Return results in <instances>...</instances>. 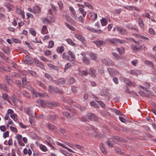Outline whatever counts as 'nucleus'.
Instances as JSON below:
<instances>
[{"instance_id": "obj_18", "label": "nucleus", "mask_w": 156, "mask_h": 156, "mask_svg": "<svg viewBox=\"0 0 156 156\" xmlns=\"http://www.w3.org/2000/svg\"><path fill=\"white\" fill-rule=\"evenodd\" d=\"M106 143H107V144L109 147H113V144H115V141H113V138H110L108 140Z\"/></svg>"}, {"instance_id": "obj_57", "label": "nucleus", "mask_w": 156, "mask_h": 156, "mask_svg": "<svg viewBox=\"0 0 156 156\" xmlns=\"http://www.w3.org/2000/svg\"><path fill=\"white\" fill-rule=\"evenodd\" d=\"M149 33L151 35H153L155 33L154 30L152 28H149L148 30Z\"/></svg>"}, {"instance_id": "obj_10", "label": "nucleus", "mask_w": 156, "mask_h": 156, "mask_svg": "<svg viewBox=\"0 0 156 156\" xmlns=\"http://www.w3.org/2000/svg\"><path fill=\"white\" fill-rule=\"evenodd\" d=\"M45 104L50 108H52L53 106H57L58 105V104L55 102H47L45 103Z\"/></svg>"}, {"instance_id": "obj_39", "label": "nucleus", "mask_w": 156, "mask_h": 156, "mask_svg": "<svg viewBox=\"0 0 156 156\" xmlns=\"http://www.w3.org/2000/svg\"><path fill=\"white\" fill-rule=\"evenodd\" d=\"M69 10L71 11V13L73 14L74 16H76V14L75 12V11L73 7L70 6L69 7Z\"/></svg>"}, {"instance_id": "obj_48", "label": "nucleus", "mask_w": 156, "mask_h": 156, "mask_svg": "<svg viewBox=\"0 0 156 156\" xmlns=\"http://www.w3.org/2000/svg\"><path fill=\"white\" fill-rule=\"evenodd\" d=\"M126 27L127 28H129V29L132 30H135L136 31V32H138L139 30L137 28L133 27H132L131 26H129V25H126Z\"/></svg>"}, {"instance_id": "obj_2", "label": "nucleus", "mask_w": 156, "mask_h": 156, "mask_svg": "<svg viewBox=\"0 0 156 156\" xmlns=\"http://www.w3.org/2000/svg\"><path fill=\"white\" fill-rule=\"evenodd\" d=\"M46 141L47 143V145L53 149H55L54 147L52 145L54 144V142L53 140L48 136H46Z\"/></svg>"}, {"instance_id": "obj_35", "label": "nucleus", "mask_w": 156, "mask_h": 156, "mask_svg": "<svg viewBox=\"0 0 156 156\" xmlns=\"http://www.w3.org/2000/svg\"><path fill=\"white\" fill-rule=\"evenodd\" d=\"M79 74L81 76L83 75L87 76L88 74V72L87 71L85 70H80L79 71Z\"/></svg>"}, {"instance_id": "obj_37", "label": "nucleus", "mask_w": 156, "mask_h": 156, "mask_svg": "<svg viewBox=\"0 0 156 156\" xmlns=\"http://www.w3.org/2000/svg\"><path fill=\"white\" fill-rule=\"evenodd\" d=\"M29 32L33 36H36V33L34 28H30L29 29Z\"/></svg>"}, {"instance_id": "obj_53", "label": "nucleus", "mask_w": 156, "mask_h": 156, "mask_svg": "<svg viewBox=\"0 0 156 156\" xmlns=\"http://www.w3.org/2000/svg\"><path fill=\"white\" fill-rule=\"evenodd\" d=\"M17 115L16 114H13L12 115H10V117L11 118L14 120L15 121H16L17 120L16 119Z\"/></svg>"}, {"instance_id": "obj_29", "label": "nucleus", "mask_w": 156, "mask_h": 156, "mask_svg": "<svg viewBox=\"0 0 156 156\" xmlns=\"http://www.w3.org/2000/svg\"><path fill=\"white\" fill-rule=\"evenodd\" d=\"M89 55L91 58L93 60H95L97 59V56L93 53H90Z\"/></svg>"}, {"instance_id": "obj_51", "label": "nucleus", "mask_w": 156, "mask_h": 156, "mask_svg": "<svg viewBox=\"0 0 156 156\" xmlns=\"http://www.w3.org/2000/svg\"><path fill=\"white\" fill-rule=\"evenodd\" d=\"M113 55L114 56L115 58L114 59L115 60H118L120 58V56L116 53H113Z\"/></svg>"}, {"instance_id": "obj_4", "label": "nucleus", "mask_w": 156, "mask_h": 156, "mask_svg": "<svg viewBox=\"0 0 156 156\" xmlns=\"http://www.w3.org/2000/svg\"><path fill=\"white\" fill-rule=\"evenodd\" d=\"M88 117L89 119L91 121H96L98 120V117L92 113L88 114Z\"/></svg>"}, {"instance_id": "obj_47", "label": "nucleus", "mask_w": 156, "mask_h": 156, "mask_svg": "<svg viewBox=\"0 0 156 156\" xmlns=\"http://www.w3.org/2000/svg\"><path fill=\"white\" fill-rule=\"evenodd\" d=\"M84 5H85L87 7H88L90 9H93V7L92 6L89 2H84Z\"/></svg>"}, {"instance_id": "obj_14", "label": "nucleus", "mask_w": 156, "mask_h": 156, "mask_svg": "<svg viewBox=\"0 0 156 156\" xmlns=\"http://www.w3.org/2000/svg\"><path fill=\"white\" fill-rule=\"evenodd\" d=\"M5 77L8 84L10 86H12L13 83L12 80L10 78L9 76L7 75H5Z\"/></svg>"}, {"instance_id": "obj_59", "label": "nucleus", "mask_w": 156, "mask_h": 156, "mask_svg": "<svg viewBox=\"0 0 156 156\" xmlns=\"http://www.w3.org/2000/svg\"><path fill=\"white\" fill-rule=\"evenodd\" d=\"M9 136V132L8 131H6L3 133V137L5 139L6 137H8Z\"/></svg>"}, {"instance_id": "obj_38", "label": "nucleus", "mask_w": 156, "mask_h": 156, "mask_svg": "<svg viewBox=\"0 0 156 156\" xmlns=\"http://www.w3.org/2000/svg\"><path fill=\"white\" fill-rule=\"evenodd\" d=\"M40 149L43 151L45 152L47 151V148L46 147L42 144L40 145Z\"/></svg>"}, {"instance_id": "obj_28", "label": "nucleus", "mask_w": 156, "mask_h": 156, "mask_svg": "<svg viewBox=\"0 0 156 156\" xmlns=\"http://www.w3.org/2000/svg\"><path fill=\"white\" fill-rule=\"evenodd\" d=\"M116 50L120 54H123L125 52V49L123 47L117 48Z\"/></svg>"}, {"instance_id": "obj_15", "label": "nucleus", "mask_w": 156, "mask_h": 156, "mask_svg": "<svg viewBox=\"0 0 156 156\" xmlns=\"http://www.w3.org/2000/svg\"><path fill=\"white\" fill-rule=\"evenodd\" d=\"M89 73L93 77L96 76V70L92 68H90L89 70Z\"/></svg>"}, {"instance_id": "obj_41", "label": "nucleus", "mask_w": 156, "mask_h": 156, "mask_svg": "<svg viewBox=\"0 0 156 156\" xmlns=\"http://www.w3.org/2000/svg\"><path fill=\"white\" fill-rule=\"evenodd\" d=\"M44 76L50 80H53L52 76L48 73H45Z\"/></svg>"}, {"instance_id": "obj_50", "label": "nucleus", "mask_w": 156, "mask_h": 156, "mask_svg": "<svg viewBox=\"0 0 156 156\" xmlns=\"http://www.w3.org/2000/svg\"><path fill=\"white\" fill-rule=\"evenodd\" d=\"M81 120L83 121H88L89 120V118L88 117V114L86 115L83 117L81 119Z\"/></svg>"}, {"instance_id": "obj_8", "label": "nucleus", "mask_w": 156, "mask_h": 156, "mask_svg": "<svg viewBox=\"0 0 156 156\" xmlns=\"http://www.w3.org/2000/svg\"><path fill=\"white\" fill-rule=\"evenodd\" d=\"M94 43L98 47H100L101 45L105 44L106 42L105 41L100 40L97 39L96 41H94Z\"/></svg>"}, {"instance_id": "obj_54", "label": "nucleus", "mask_w": 156, "mask_h": 156, "mask_svg": "<svg viewBox=\"0 0 156 156\" xmlns=\"http://www.w3.org/2000/svg\"><path fill=\"white\" fill-rule=\"evenodd\" d=\"M123 81L126 84L128 85H130L131 83V82L130 80L129 79L126 78H124L123 80Z\"/></svg>"}, {"instance_id": "obj_62", "label": "nucleus", "mask_w": 156, "mask_h": 156, "mask_svg": "<svg viewBox=\"0 0 156 156\" xmlns=\"http://www.w3.org/2000/svg\"><path fill=\"white\" fill-rule=\"evenodd\" d=\"M63 114L65 115V116H66L67 117V118H69L70 116V114L69 113L67 112H62Z\"/></svg>"}, {"instance_id": "obj_46", "label": "nucleus", "mask_w": 156, "mask_h": 156, "mask_svg": "<svg viewBox=\"0 0 156 156\" xmlns=\"http://www.w3.org/2000/svg\"><path fill=\"white\" fill-rule=\"evenodd\" d=\"M67 54L70 55L72 58V59H75V56L74 54H73V52L70 51H68L67 52Z\"/></svg>"}, {"instance_id": "obj_64", "label": "nucleus", "mask_w": 156, "mask_h": 156, "mask_svg": "<svg viewBox=\"0 0 156 156\" xmlns=\"http://www.w3.org/2000/svg\"><path fill=\"white\" fill-rule=\"evenodd\" d=\"M23 94L24 96L27 98H29L30 96V94L25 91H23Z\"/></svg>"}, {"instance_id": "obj_24", "label": "nucleus", "mask_w": 156, "mask_h": 156, "mask_svg": "<svg viewBox=\"0 0 156 156\" xmlns=\"http://www.w3.org/2000/svg\"><path fill=\"white\" fill-rule=\"evenodd\" d=\"M65 80L64 79L61 78L58 79L55 81L56 83L58 84H62L64 83L65 82Z\"/></svg>"}, {"instance_id": "obj_3", "label": "nucleus", "mask_w": 156, "mask_h": 156, "mask_svg": "<svg viewBox=\"0 0 156 156\" xmlns=\"http://www.w3.org/2000/svg\"><path fill=\"white\" fill-rule=\"evenodd\" d=\"M75 36L77 39L81 41L84 46H86V41L83 36L78 34H75Z\"/></svg>"}, {"instance_id": "obj_19", "label": "nucleus", "mask_w": 156, "mask_h": 156, "mask_svg": "<svg viewBox=\"0 0 156 156\" xmlns=\"http://www.w3.org/2000/svg\"><path fill=\"white\" fill-rule=\"evenodd\" d=\"M0 88L5 92H8L9 91L8 88L7 87L6 85L4 83H0Z\"/></svg>"}, {"instance_id": "obj_44", "label": "nucleus", "mask_w": 156, "mask_h": 156, "mask_svg": "<svg viewBox=\"0 0 156 156\" xmlns=\"http://www.w3.org/2000/svg\"><path fill=\"white\" fill-rule=\"evenodd\" d=\"M16 12L19 14H21L22 16H24L23 15L24 12L21 10V9L20 8H17L16 10Z\"/></svg>"}, {"instance_id": "obj_9", "label": "nucleus", "mask_w": 156, "mask_h": 156, "mask_svg": "<svg viewBox=\"0 0 156 156\" xmlns=\"http://www.w3.org/2000/svg\"><path fill=\"white\" fill-rule=\"evenodd\" d=\"M89 15L90 16V20L92 21H94L97 19V15L96 13L91 12L89 13Z\"/></svg>"}, {"instance_id": "obj_36", "label": "nucleus", "mask_w": 156, "mask_h": 156, "mask_svg": "<svg viewBox=\"0 0 156 156\" xmlns=\"http://www.w3.org/2000/svg\"><path fill=\"white\" fill-rule=\"evenodd\" d=\"M33 95L34 97H38L42 96V94L38 92H34L33 93Z\"/></svg>"}, {"instance_id": "obj_58", "label": "nucleus", "mask_w": 156, "mask_h": 156, "mask_svg": "<svg viewBox=\"0 0 156 156\" xmlns=\"http://www.w3.org/2000/svg\"><path fill=\"white\" fill-rule=\"evenodd\" d=\"M63 58L66 60H69V57L64 53H63L62 55Z\"/></svg>"}, {"instance_id": "obj_21", "label": "nucleus", "mask_w": 156, "mask_h": 156, "mask_svg": "<svg viewBox=\"0 0 156 156\" xmlns=\"http://www.w3.org/2000/svg\"><path fill=\"white\" fill-rule=\"evenodd\" d=\"M1 50L7 54H8L10 51V50L9 48L5 46H4L1 49Z\"/></svg>"}, {"instance_id": "obj_23", "label": "nucleus", "mask_w": 156, "mask_h": 156, "mask_svg": "<svg viewBox=\"0 0 156 156\" xmlns=\"http://www.w3.org/2000/svg\"><path fill=\"white\" fill-rule=\"evenodd\" d=\"M57 117L56 115H49L47 117V119L48 120H54Z\"/></svg>"}, {"instance_id": "obj_17", "label": "nucleus", "mask_w": 156, "mask_h": 156, "mask_svg": "<svg viewBox=\"0 0 156 156\" xmlns=\"http://www.w3.org/2000/svg\"><path fill=\"white\" fill-rule=\"evenodd\" d=\"M101 95L103 96H105L109 97L110 96V94L108 90L107 89H103Z\"/></svg>"}, {"instance_id": "obj_32", "label": "nucleus", "mask_w": 156, "mask_h": 156, "mask_svg": "<svg viewBox=\"0 0 156 156\" xmlns=\"http://www.w3.org/2000/svg\"><path fill=\"white\" fill-rule=\"evenodd\" d=\"M36 102L38 104L41 105L42 107H44L45 105V103L43 101L41 100L40 99H38L36 101Z\"/></svg>"}, {"instance_id": "obj_43", "label": "nucleus", "mask_w": 156, "mask_h": 156, "mask_svg": "<svg viewBox=\"0 0 156 156\" xmlns=\"http://www.w3.org/2000/svg\"><path fill=\"white\" fill-rule=\"evenodd\" d=\"M65 24L67 27L70 30L72 31H74L75 30V28L73 26L70 25L67 23H65Z\"/></svg>"}, {"instance_id": "obj_52", "label": "nucleus", "mask_w": 156, "mask_h": 156, "mask_svg": "<svg viewBox=\"0 0 156 156\" xmlns=\"http://www.w3.org/2000/svg\"><path fill=\"white\" fill-rule=\"evenodd\" d=\"M9 96L6 93H4L2 94V98L4 100H8Z\"/></svg>"}, {"instance_id": "obj_6", "label": "nucleus", "mask_w": 156, "mask_h": 156, "mask_svg": "<svg viewBox=\"0 0 156 156\" xmlns=\"http://www.w3.org/2000/svg\"><path fill=\"white\" fill-rule=\"evenodd\" d=\"M45 127L49 130L55 131L56 130V127L53 124L49 122L45 124Z\"/></svg>"}, {"instance_id": "obj_25", "label": "nucleus", "mask_w": 156, "mask_h": 156, "mask_svg": "<svg viewBox=\"0 0 156 156\" xmlns=\"http://www.w3.org/2000/svg\"><path fill=\"white\" fill-rule=\"evenodd\" d=\"M36 83L38 85L40 86L44 89H46L47 88V87L44 85V83L40 81L37 80Z\"/></svg>"}, {"instance_id": "obj_12", "label": "nucleus", "mask_w": 156, "mask_h": 156, "mask_svg": "<svg viewBox=\"0 0 156 156\" xmlns=\"http://www.w3.org/2000/svg\"><path fill=\"white\" fill-rule=\"evenodd\" d=\"M81 60L82 62L86 64L89 65L90 63V59L87 57H82Z\"/></svg>"}, {"instance_id": "obj_61", "label": "nucleus", "mask_w": 156, "mask_h": 156, "mask_svg": "<svg viewBox=\"0 0 156 156\" xmlns=\"http://www.w3.org/2000/svg\"><path fill=\"white\" fill-rule=\"evenodd\" d=\"M72 66V65L71 63H68L66 64L64 68V70H66L67 69H68V68H70V67H71Z\"/></svg>"}, {"instance_id": "obj_26", "label": "nucleus", "mask_w": 156, "mask_h": 156, "mask_svg": "<svg viewBox=\"0 0 156 156\" xmlns=\"http://www.w3.org/2000/svg\"><path fill=\"white\" fill-rule=\"evenodd\" d=\"M64 48L62 46H61L60 47H58L56 49L57 52L58 53H61L64 51Z\"/></svg>"}, {"instance_id": "obj_42", "label": "nucleus", "mask_w": 156, "mask_h": 156, "mask_svg": "<svg viewBox=\"0 0 156 156\" xmlns=\"http://www.w3.org/2000/svg\"><path fill=\"white\" fill-rule=\"evenodd\" d=\"M138 23L140 26L141 28H143L144 27V24L143 21L140 18L138 19Z\"/></svg>"}, {"instance_id": "obj_31", "label": "nucleus", "mask_w": 156, "mask_h": 156, "mask_svg": "<svg viewBox=\"0 0 156 156\" xmlns=\"http://www.w3.org/2000/svg\"><path fill=\"white\" fill-rule=\"evenodd\" d=\"M67 42L69 44L73 46H76V44L73 42V41L70 39H67L66 40Z\"/></svg>"}, {"instance_id": "obj_20", "label": "nucleus", "mask_w": 156, "mask_h": 156, "mask_svg": "<svg viewBox=\"0 0 156 156\" xmlns=\"http://www.w3.org/2000/svg\"><path fill=\"white\" fill-rule=\"evenodd\" d=\"M114 139L118 142H125L126 140L124 139L120 138V137L118 136H114Z\"/></svg>"}, {"instance_id": "obj_49", "label": "nucleus", "mask_w": 156, "mask_h": 156, "mask_svg": "<svg viewBox=\"0 0 156 156\" xmlns=\"http://www.w3.org/2000/svg\"><path fill=\"white\" fill-rule=\"evenodd\" d=\"M86 28L88 30L93 32H94L95 31V28L91 27L89 26H86Z\"/></svg>"}, {"instance_id": "obj_13", "label": "nucleus", "mask_w": 156, "mask_h": 156, "mask_svg": "<svg viewBox=\"0 0 156 156\" xmlns=\"http://www.w3.org/2000/svg\"><path fill=\"white\" fill-rule=\"evenodd\" d=\"M131 75L137 76L140 74L141 71L138 70H132L129 72Z\"/></svg>"}, {"instance_id": "obj_7", "label": "nucleus", "mask_w": 156, "mask_h": 156, "mask_svg": "<svg viewBox=\"0 0 156 156\" xmlns=\"http://www.w3.org/2000/svg\"><path fill=\"white\" fill-rule=\"evenodd\" d=\"M25 112L28 115H31L34 116L36 115V113L35 112H32L29 108H24Z\"/></svg>"}, {"instance_id": "obj_27", "label": "nucleus", "mask_w": 156, "mask_h": 156, "mask_svg": "<svg viewBox=\"0 0 156 156\" xmlns=\"http://www.w3.org/2000/svg\"><path fill=\"white\" fill-rule=\"evenodd\" d=\"M101 23L102 26H106L108 23V21L105 18H103L101 20Z\"/></svg>"}, {"instance_id": "obj_5", "label": "nucleus", "mask_w": 156, "mask_h": 156, "mask_svg": "<svg viewBox=\"0 0 156 156\" xmlns=\"http://www.w3.org/2000/svg\"><path fill=\"white\" fill-rule=\"evenodd\" d=\"M102 62L107 66H112L114 64L112 61L109 58L104 59L101 60Z\"/></svg>"}, {"instance_id": "obj_34", "label": "nucleus", "mask_w": 156, "mask_h": 156, "mask_svg": "<svg viewBox=\"0 0 156 156\" xmlns=\"http://www.w3.org/2000/svg\"><path fill=\"white\" fill-rule=\"evenodd\" d=\"M100 148L101 151L104 154H106L107 153V151L105 150V149L103 146V145L102 144H101L100 146Z\"/></svg>"}, {"instance_id": "obj_11", "label": "nucleus", "mask_w": 156, "mask_h": 156, "mask_svg": "<svg viewBox=\"0 0 156 156\" xmlns=\"http://www.w3.org/2000/svg\"><path fill=\"white\" fill-rule=\"evenodd\" d=\"M33 12L34 13H39L41 12V8L37 5H34L33 7Z\"/></svg>"}, {"instance_id": "obj_33", "label": "nucleus", "mask_w": 156, "mask_h": 156, "mask_svg": "<svg viewBox=\"0 0 156 156\" xmlns=\"http://www.w3.org/2000/svg\"><path fill=\"white\" fill-rule=\"evenodd\" d=\"M36 63H37V65L38 66H39L40 68H41V69H44V66L43 65L42 63L41 62H40L39 60H37L36 61Z\"/></svg>"}, {"instance_id": "obj_30", "label": "nucleus", "mask_w": 156, "mask_h": 156, "mask_svg": "<svg viewBox=\"0 0 156 156\" xmlns=\"http://www.w3.org/2000/svg\"><path fill=\"white\" fill-rule=\"evenodd\" d=\"M98 73L100 74H102L104 73V68L101 66H100L98 68Z\"/></svg>"}, {"instance_id": "obj_56", "label": "nucleus", "mask_w": 156, "mask_h": 156, "mask_svg": "<svg viewBox=\"0 0 156 156\" xmlns=\"http://www.w3.org/2000/svg\"><path fill=\"white\" fill-rule=\"evenodd\" d=\"M10 129L11 131L13 132H15V133H17L18 132L17 129L16 128H15V127L10 126Z\"/></svg>"}, {"instance_id": "obj_22", "label": "nucleus", "mask_w": 156, "mask_h": 156, "mask_svg": "<svg viewBox=\"0 0 156 156\" xmlns=\"http://www.w3.org/2000/svg\"><path fill=\"white\" fill-rule=\"evenodd\" d=\"M41 32L43 34H47L48 33V29L45 25L43 26Z\"/></svg>"}, {"instance_id": "obj_60", "label": "nucleus", "mask_w": 156, "mask_h": 156, "mask_svg": "<svg viewBox=\"0 0 156 156\" xmlns=\"http://www.w3.org/2000/svg\"><path fill=\"white\" fill-rule=\"evenodd\" d=\"M54 45V42L52 41H49V45L48 47L49 48H52Z\"/></svg>"}, {"instance_id": "obj_1", "label": "nucleus", "mask_w": 156, "mask_h": 156, "mask_svg": "<svg viewBox=\"0 0 156 156\" xmlns=\"http://www.w3.org/2000/svg\"><path fill=\"white\" fill-rule=\"evenodd\" d=\"M106 41L111 44H117L118 42L122 44H125L126 42V41L124 40H121L118 38H108L106 39Z\"/></svg>"}, {"instance_id": "obj_63", "label": "nucleus", "mask_w": 156, "mask_h": 156, "mask_svg": "<svg viewBox=\"0 0 156 156\" xmlns=\"http://www.w3.org/2000/svg\"><path fill=\"white\" fill-rule=\"evenodd\" d=\"M22 83L23 85H26L27 83V79L25 77H23L22 79Z\"/></svg>"}, {"instance_id": "obj_16", "label": "nucleus", "mask_w": 156, "mask_h": 156, "mask_svg": "<svg viewBox=\"0 0 156 156\" xmlns=\"http://www.w3.org/2000/svg\"><path fill=\"white\" fill-rule=\"evenodd\" d=\"M108 70L109 74L111 76H113L117 73V72L115 69L111 68H108Z\"/></svg>"}, {"instance_id": "obj_45", "label": "nucleus", "mask_w": 156, "mask_h": 156, "mask_svg": "<svg viewBox=\"0 0 156 156\" xmlns=\"http://www.w3.org/2000/svg\"><path fill=\"white\" fill-rule=\"evenodd\" d=\"M6 6L7 8L9 9V10H11L13 8V5L9 3H7L6 5Z\"/></svg>"}, {"instance_id": "obj_55", "label": "nucleus", "mask_w": 156, "mask_h": 156, "mask_svg": "<svg viewBox=\"0 0 156 156\" xmlns=\"http://www.w3.org/2000/svg\"><path fill=\"white\" fill-rule=\"evenodd\" d=\"M144 63L146 64L149 65L151 66L152 67H153V65L151 62L148 60H147L145 61Z\"/></svg>"}, {"instance_id": "obj_40", "label": "nucleus", "mask_w": 156, "mask_h": 156, "mask_svg": "<svg viewBox=\"0 0 156 156\" xmlns=\"http://www.w3.org/2000/svg\"><path fill=\"white\" fill-rule=\"evenodd\" d=\"M48 66L49 67L52 69H55L56 70H58V69L57 66H54L51 63L48 64Z\"/></svg>"}]
</instances>
